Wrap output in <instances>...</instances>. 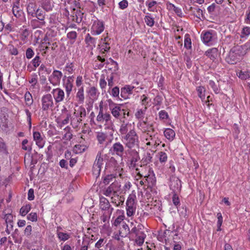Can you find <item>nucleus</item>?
I'll list each match as a JSON object with an SVG mask.
<instances>
[{
  "label": "nucleus",
  "instance_id": "nucleus-8",
  "mask_svg": "<svg viewBox=\"0 0 250 250\" xmlns=\"http://www.w3.org/2000/svg\"><path fill=\"white\" fill-rule=\"evenodd\" d=\"M97 121L99 123H103L104 121L106 124L112 123L111 115L107 113H104L103 107L100 105V110L97 117Z\"/></svg>",
  "mask_w": 250,
  "mask_h": 250
},
{
  "label": "nucleus",
  "instance_id": "nucleus-42",
  "mask_svg": "<svg viewBox=\"0 0 250 250\" xmlns=\"http://www.w3.org/2000/svg\"><path fill=\"white\" fill-rule=\"evenodd\" d=\"M170 7L172 8L174 11L180 17H182V12L180 8L176 7L174 4L169 3Z\"/></svg>",
  "mask_w": 250,
  "mask_h": 250
},
{
  "label": "nucleus",
  "instance_id": "nucleus-21",
  "mask_svg": "<svg viewBox=\"0 0 250 250\" xmlns=\"http://www.w3.org/2000/svg\"><path fill=\"white\" fill-rule=\"evenodd\" d=\"M94 34L96 35L100 34L104 30V25L103 22L98 21L97 23L93 25Z\"/></svg>",
  "mask_w": 250,
  "mask_h": 250
},
{
  "label": "nucleus",
  "instance_id": "nucleus-35",
  "mask_svg": "<svg viewBox=\"0 0 250 250\" xmlns=\"http://www.w3.org/2000/svg\"><path fill=\"white\" fill-rule=\"evenodd\" d=\"M97 89L95 87L93 86L90 88L88 91V94H89L91 98H92V99H96L97 96Z\"/></svg>",
  "mask_w": 250,
  "mask_h": 250
},
{
  "label": "nucleus",
  "instance_id": "nucleus-44",
  "mask_svg": "<svg viewBox=\"0 0 250 250\" xmlns=\"http://www.w3.org/2000/svg\"><path fill=\"white\" fill-rule=\"evenodd\" d=\"M19 7L18 6L15 5H14L13 7V9H12L13 13L14 15V16L16 17H20L21 15V11L19 10Z\"/></svg>",
  "mask_w": 250,
  "mask_h": 250
},
{
  "label": "nucleus",
  "instance_id": "nucleus-51",
  "mask_svg": "<svg viewBox=\"0 0 250 250\" xmlns=\"http://www.w3.org/2000/svg\"><path fill=\"white\" fill-rule=\"evenodd\" d=\"M242 37L248 36L250 34V27H245L243 28L242 32Z\"/></svg>",
  "mask_w": 250,
  "mask_h": 250
},
{
  "label": "nucleus",
  "instance_id": "nucleus-49",
  "mask_svg": "<svg viewBox=\"0 0 250 250\" xmlns=\"http://www.w3.org/2000/svg\"><path fill=\"white\" fill-rule=\"evenodd\" d=\"M27 218L31 221H36L37 220V215L35 212H31L28 215Z\"/></svg>",
  "mask_w": 250,
  "mask_h": 250
},
{
  "label": "nucleus",
  "instance_id": "nucleus-5",
  "mask_svg": "<svg viewBox=\"0 0 250 250\" xmlns=\"http://www.w3.org/2000/svg\"><path fill=\"white\" fill-rule=\"evenodd\" d=\"M42 109L44 111H47L54 107V102L52 96L50 94L43 95L41 100Z\"/></svg>",
  "mask_w": 250,
  "mask_h": 250
},
{
  "label": "nucleus",
  "instance_id": "nucleus-7",
  "mask_svg": "<svg viewBox=\"0 0 250 250\" xmlns=\"http://www.w3.org/2000/svg\"><path fill=\"white\" fill-rule=\"evenodd\" d=\"M125 151V147L123 144L120 142H116L113 144L109 149V152L113 155H116L122 157Z\"/></svg>",
  "mask_w": 250,
  "mask_h": 250
},
{
  "label": "nucleus",
  "instance_id": "nucleus-28",
  "mask_svg": "<svg viewBox=\"0 0 250 250\" xmlns=\"http://www.w3.org/2000/svg\"><path fill=\"white\" fill-rule=\"evenodd\" d=\"M237 75L241 79L246 80L250 77V72L247 70H241Z\"/></svg>",
  "mask_w": 250,
  "mask_h": 250
},
{
  "label": "nucleus",
  "instance_id": "nucleus-13",
  "mask_svg": "<svg viewBox=\"0 0 250 250\" xmlns=\"http://www.w3.org/2000/svg\"><path fill=\"white\" fill-rule=\"evenodd\" d=\"M121 125L119 132L122 136L125 135L130 130V129H134L132 125L129 122H125V119L120 121Z\"/></svg>",
  "mask_w": 250,
  "mask_h": 250
},
{
  "label": "nucleus",
  "instance_id": "nucleus-60",
  "mask_svg": "<svg viewBox=\"0 0 250 250\" xmlns=\"http://www.w3.org/2000/svg\"><path fill=\"white\" fill-rule=\"evenodd\" d=\"M67 37L71 40H75L77 37V33L75 31H71L67 33Z\"/></svg>",
  "mask_w": 250,
  "mask_h": 250
},
{
  "label": "nucleus",
  "instance_id": "nucleus-45",
  "mask_svg": "<svg viewBox=\"0 0 250 250\" xmlns=\"http://www.w3.org/2000/svg\"><path fill=\"white\" fill-rule=\"evenodd\" d=\"M5 223L8 224H13V216L11 213L6 214L4 217Z\"/></svg>",
  "mask_w": 250,
  "mask_h": 250
},
{
  "label": "nucleus",
  "instance_id": "nucleus-37",
  "mask_svg": "<svg viewBox=\"0 0 250 250\" xmlns=\"http://www.w3.org/2000/svg\"><path fill=\"white\" fill-rule=\"evenodd\" d=\"M198 96L201 99H204L205 97V88L203 86H199L197 88Z\"/></svg>",
  "mask_w": 250,
  "mask_h": 250
},
{
  "label": "nucleus",
  "instance_id": "nucleus-15",
  "mask_svg": "<svg viewBox=\"0 0 250 250\" xmlns=\"http://www.w3.org/2000/svg\"><path fill=\"white\" fill-rule=\"evenodd\" d=\"M134 88V86H133L125 85L121 89V97L124 99L129 98L128 96L133 93V90Z\"/></svg>",
  "mask_w": 250,
  "mask_h": 250
},
{
  "label": "nucleus",
  "instance_id": "nucleus-47",
  "mask_svg": "<svg viewBox=\"0 0 250 250\" xmlns=\"http://www.w3.org/2000/svg\"><path fill=\"white\" fill-rule=\"evenodd\" d=\"M74 65L72 63H68L66 64L65 67V70L69 73L72 74L74 71Z\"/></svg>",
  "mask_w": 250,
  "mask_h": 250
},
{
  "label": "nucleus",
  "instance_id": "nucleus-10",
  "mask_svg": "<svg viewBox=\"0 0 250 250\" xmlns=\"http://www.w3.org/2000/svg\"><path fill=\"white\" fill-rule=\"evenodd\" d=\"M32 17H36L38 20L34 19L31 21V23H39L40 25H44L45 22L44 21L45 19V13L40 8H37L35 15Z\"/></svg>",
  "mask_w": 250,
  "mask_h": 250
},
{
  "label": "nucleus",
  "instance_id": "nucleus-12",
  "mask_svg": "<svg viewBox=\"0 0 250 250\" xmlns=\"http://www.w3.org/2000/svg\"><path fill=\"white\" fill-rule=\"evenodd\" d=\"M120 187V185L118 182H113L104 191L103 193L106 196H110L112 193L115 195Z\"/></svg>",
  "mask_w": 250,
  "mask_h": 250
},
{
  "label": "nucleus",
  "instance_id": "nucleus-58",
  "mask_svg": "<svg viewBox=\"0 0 250 250\" xmlns=\"http://www.w3.org/2000/svg\"><path fill=\"white\" fill-rule=\"evenodd\" d=\"M159 117L162 119H167L168 117V115L167 113L165 110H161L159 112Z\"/></svg>",
  "mask_w": 250,
  "mask_h": 250
},
{
  "label": "nucleus",
  "instance_id": "nucleus-33",
  "mask_svg": "<svg viewBox=\"0 0 250 250\" xmlns=\"http://www.w3.org/2000/svg\"><path fill=\"white\" fill-rule=\"evenodd\" d=\"M57 236L60 240L63 241L68 240L70 237V235L68 233L62 232H58Z\"/></svg>",
  "mask_w": 250,
  "mask_h": 250
},
{
  "label": "nucleus",
  "instance_id": "nucleus-19",
  "mask_svg": "<svg viewBox=\"0 0 250 250\" xmlns=\"http://www.w3.org/2000/svg\"><path fill=\"white\" fill-rule=\"evenodd\" d=\"M33 138L36 142L37 145L40 148L43 147L44 145V141L42 138L40 133L39 132H34L33 133Z\"/></svg>",
  "mask_w": 250,
  "mask_h": 250
},
{
  "label": "nucleus",
  "instance_id": "nucleus-54",
  "mask_svg": "<svg viewBox=\"0 0 250 250\" xmlns=\"http://www.w3.org/2000/svg\"><path fill=\"white\" fill-rule=\"evenodd\" d=\"M0 152L3 153H7L6 146L5 144L0 139Z\"/></svg>",
  "mask_w": 250,
  "mask_h": 250
},
{
  "label": "nucleus",
  "instance_id": "nucleus-46",
  "mask_svg": "<svg viewBox=\"0 0 250 250\" xmlns=\"http://www.w3.org/2000/svg\"><path fill=\"white\" fill-rule=\"evenodd\" d=\"M120 89L118 86H115L112 89L111 95L114 97H119Z\"/></svg>",
  "mask_w": 250,
  "mask_h": 250
},
{
  "label": "nucleus",
  "instance_id": "nucleus-41",
  "mask_svg": "<svg viewBox=\"0 0 250 250\" xmlns=\"http://www.w3.org/2000/svg\"><path fill=\"white\" fill-rule=\"evenodd\" d=\"M28 141L27 139H24L22 142V148L25 150L31 151L32 148L31 146L28 145Z\"/></svg>",
  "mask_w": 250,
  "mask_h": 250
},
{
  "label": "nucleus",
  "instance_id": "nucleus-9",
  "mask_svg": "<svg viewBox=\"0 0 250 250\" xmlns=\"http://www.w3.org/2000/svg\"><path fill=\"white\" fill-rule=\"evenodd\" d=\"M170 188L174 193H177L181 190L182 184L181 180L176 177L172 176L170 178Z\"/></svg>",
  "mask_w": 250,
  "mask_h": 250
},
{
  "label": "nucleus",
  "instance_id": "nucleus-26",
  "mask_svg": "<svg viewBox=\"0 0 250 250\" xmlns=\"http://www.w3.org/2000/svg\"><path fill=\"white\" fill-rule=\"evenodd\" d=\"M208 84L209 86L213 89L215 93L218 94L220 92V88L218 83V81L217 82V83H215L213 81L210 80L209 81Z\"/></svg>",
  "mask_w": 250,
  "mask_h": 250
},
{
  "label": "nucleus",
  "instance_id": "nucleus-29",
  "mask_svg": "<svg viewBox=\"0 0 250 250\" xmlns=\"http://www.w3.org/2000/svg\"><path fill=\"white\" fill-rule=\"evenodd\" d=\"M24 98L26 103V104L28 106H30L33 104V99L31 94L29 92H26L24 95Z\"/></svg>",
  "mask_w": 250,
  "mask_h": 250
},
{
  "label": "nucleus",
  "instance_id": "nucleus-52",
  "mask_svg": "<svg viewBox=\"0 0 250 250\" xmlns=\"http://www.w3.org/2000/svg\"><path fill=\"white\" fill-rule=\"evenodd\" d=\"M101 50L103 53H104L105 52H107L110 49L109 43L106 42H104L103 44L101 45Z\"/></svg>",
  "mask_w": 250,
  "mask_h": 250
},
{
  "label": "nucleus",
  "instance_id": "nucleus-4",
  "mask_svg": "<svg viewBox=\"0 0 250 250\" xmlns=\"http://www.w3.org/2000/svg\"><path fill=\"white\" fill-rule=\"evenodd\" d=\"M103 158L102 151H99L97 154L92 167V173L95 177H99L101 171V167L103 165Z\"/></svg>",
  "mask_w": 250,
  "mask_h": 250
},
{
  "label": "nucleus",
  "instance_id": "nucleus-55",
  "mask_svg": "<svg viewBox=\"0 0 250 250\" xmlns=\"http://www.w3.org/2000/svg\"><path fill=\"white\" fill-rule=\"evenodd\" d=\"M120 8L124 9L128 6V1L126 0H123L119 3Z\"/></svg>",
  "mask_w": 250,
  "mask_h": 250
},
{
  "label": "nucleus",
  "instance_id": "nucleus-62",
  "mask_svg": "<svg viewBox=\"0 0 250 250\" xmlns=\"http://www.w3.org/2000/svg\"><path fill=\"white\" fill-rule=\"evenodd\" d=\"M34 199V190L32 188L29 189L28 192V199L33 200Z\"/></svg>",
  "mask_w": 250,
  "mask_h": 250
},
{
  "label": "nucleus",
  "instance_id": "nucleus-24",
  "mask_svg": "<svg viewBox=\"0 0 250 250\" xmlns=\"http://www.w3.org/2000/svg\"><path fill=\"white\" fill-rule=\"evenodd\" d=\"M79 104H83L84 102V96L83 93V87H81L79 89L76 96Z\"/></svg>",
  "mask_w": 250,
  "mask_h": 250
},
{
  "label": "nucleus",
  "instance_id": "nucleus-3",
  "mask_svg": "<svg viewBox=\"0 0 250 250\" xmlns=\"http://www.w3.org/2000/svg\"><path fill=\"white\" fill-rule=\"evenodd\" d=\"M112 115L116 119L120 120L126 119V116H129V111L128 109L124 108L123 104L115 105L113 108L110 107Z\"/></svg>",
  "mask_w": 250,
  "mask_h": 250
},
{
  "label": "nucleus",
  "instance_id": "nucleus-23",
  "mask_svg": "<svg viewBox=\"0 0 250 250\" xmlns=\"http://www.w3.org/2000/svg\"><path fill=\"white\" fill-rule=\"evenodd\" d=\"M83 15V13L80 10H77L75 13L73 14V21L77 23H80L82 21Z\"/></svg>",
  "mask_w": 250,
  "mask_h": 250
},
{
  "label": "nucleus",
  "instance_id": "nucleus-56",
  "mask_svg": "<svg viewBox=\"0 0 250 250\" xmlns=\"http://www.w3.org/2000/svg\"><path fill=\"white\" fill-rule=\"evenodd\" d=\"M106 85H107V83L104 79V77L102 76V78L100 79V87L102 89H104V88H105Z\"/></svg>",
  "mask_w": 250,
  "mask_h": 250
},
{
  "label": "nucleus",
  "instance_id": "nucleus-22",
  "mask_svg": "<svg viewBox=\"0 0 250 250\" xmlns=\"http://www.w3.org/2000/svg\"><path fill=\"white\" fill-rule=\"evenodd\" d=\"M201 38L204 43L208 44L210 43L213 40V36L211 32L207 31L202 35Z\"/></svg>",
  "mask_w": 250,
  "mask_h": 250
},
{
  "label": "nucleus",
  "instance_id": "nucleus-38",
  "mask_svg": "<svg viewBox=\"0 0 250 250\" xmlns=\"http://www.w3.org/2000/svg\"><path fill=\"white\" fill-rule=\"evenodd\" d=\"M98 141L99 143L101 144H103V143L106 140L107 138V135L104 133H99L97 136Z\"/></svg>",
  "mask_w": 250,
  "mask_h": 250
},
{
  "label": "nucleus",
  "instance_id": "nucleus-48",
  "mask_svg": "<svg viewBox=\"0 0 250 250\" xmlns=\"http://www.w3.org/2000/svg\"><path fill=\"white\" fill-rule=\"evenodd\" d=\"M152 157L150 153H147L146 158L142 159L144 165H147L151 162Z\"/></svg>",
  "mask_w": 250,
  "mask_h": 250
},
{
  "label": "nucleus",
  "instance_id": "nucleus-64",
  "mask_svg": "<svg viewBox=\"0 0 250 250\" xmlns=\"http://www.w3.org/2000/svg\"><path fill=\"white\" fill-rule=\"evenodd\" d=\"M59 165L62 168H65V169L68 168L67 162L66 160L62 159L60 161Z\"/></svg>",
  "mask_w": 250,
  "mask_h": 250
},
{
  "label": "nucleus",
  "instance_id": "nucleus-34",
  "mask_svg": "<svg viewBox=\"0 0 250 250\" xmlns=\"http://www.w3.org/2000/svg\"><path fill=\"white\" fill-rule=\"evenodd\" d=\"M115 178V176L113 174H108L104 178L103 183L104 185H108Z\"/></svg>",
  "mask_w": 250,
  "mask_h": 250
},
{
  "label": "nucleus",
  "instance_id": "nucleus-59",
  "mask_svg": "<svg viewBox=\"0 0 250 250\" xmlns=\"http://www.w3.org/2000/svg\"><path fill=\"white\" fill-rule=\"evenodd\" d=\"M217 215V218H218V221H217V226L218 227V230H219V228L221 226L222 222H223V217L222 216L221 213H218Z\"/></svg>",
  "mask_w": 250,
  "mask_h": 250
},
{
  "label": "nucleus",
  "instance_id": "nucleus-27",
  "mask_svg": "<svg viewBox=\"0 0 250 250\" xmlns=\"http://www.w3.org/2000/svg\"><path fill=\"white\" fill-rule=\"evenodd\" d=\"M113 210V208H111L107 212H104L102 217L101 220L104 223H106V222H108L109 219H110V215Z\"/></svg>",
  "mask_w": 250,
  "mask_h": 250
},
{
  "label": "nucleus",
  "instance_id": "nucleus-25",
  "mask_svg": "<svg viewBox=\"0 0 250 250\" xmlns=\"http://www.w3.org/2000/svg\"><path fill=\"white\" fill-rule=\"evenodd\" d=\"M166 138L169 140H173L175 136V133L173 130L170 128H167L164 131Z\"/></svg>",
  "mask_w": 250,
  "mask_h": 250
},
{
  "label": "nucleus",
  "instance_id": "nucleus-30",
  "mask_svg": "<svg viewBox=\"0 0 250 250\" xmlns=\"http://www.w3.org/2000/svg\"><path fill=\"white\" fill-rule=\"evenodd\" d=\"M31 209V206L29 204H27L25 206H23L20 209V214L22 216H25Z\"/></svg>",
  "mask_w": 250,
  "mask_h": 250
},
{
  "label": "nucleus",
  "instance_id": "nucleus-14",
  "mask_svg": "<svg viewBox=\"0 0 250 250\" xmlns=\"http://www.w3.org/2000/svg\"><path fill=\"white\" fill-rule=\"evenodd\" d=\"M55 102L58 103L62 102L64 98V91L61 88L54 89L52 91Z\"/></svg>",
  "mask_w": 250,
  "mask_h": 250
},
{
  "label": "nucleus",
  "instance_id": "nucleus-36",
  "mask_svg": "<svg viewBox=\"0 0 250 250\" xmlns=\"http://www.w3.org/2000/svg\"><path fill=\"white\" fill-rule=\"evenodd\" d=\"M145 21L147 25L152 27L154 24V20L149 16H146L145 17Z\"/></svg>",
  "mask_w": 250,
  "mask_h": 250
},
{
  "label": "nucleus",
  "instance_id": "nucleus-50",
  "mask_svg": "<svg viewBox=\"0 0 250 250\" xmlns=\"http://www.w3.org/2000/svg\"><path fill=\"white\" fill-rule=\"evenodd\" d=\"M71 115L70 113H67L66 118L63 120L61 122V124L60 125V126L61 127H62L63 125H66L68 123L70 118H71Z\"/></svg>",
  "mask_w": 250,
  "mask_h": 250
},
{
  "label": "nucleus",
  "instance_id": "nucleus-1",
  "mask_svg": "<svg viewBox=\"0 0 250 250\" xmlns=\"http://www.w3.org/2000/svg\"><path fill=\"white\" fill-rule=\"evenodd\" d=\"M245 54V51L242 46H234L231 48L226 57V61L229 64L236 63Z\"/></svg>",
  "mask_w": 250,
  "mask_h": 250
},
{
  "label": "nucleus",
  "instance_id": "nucleus-11",
  "mask_svg": "<svg viewBox=\"0 0 250 250\" xmlns=\"http://www.w3.org/2000/svg\"><path fill=\"white\" fill-rule=\"evenodd\" d=\"M62 73L59 70H55L49 77V81L53 85H56L60 83Z\"/></svg>",
  "mask_w": 250,
  "mask_h": 250
},
{
  "label": "nucleus",
  "instance_id": "nucleus-40",
  "mask_svg": "<svg viewBox=\"0 0 250 250\" xmlns=\"http://www.w3.org/2000/svg\"><path fill=\"white\" fill-rule=\"evenodd\" d=\"M79 115L81 118H85L86 116V112L85 108L80 106L78 109Z\"/></svg>",
  "mask_w": 250,
  "mask_h": 250
},
{
  "label": "nucleus",
  "instance_id": "nucleus-20",
  "mask_svg": "<svg viewBox=\"0 0 250 250\" xmlns=\"http://www.w3.org/2000/svg\"><path fill=\"white\" fill-rule=\"evenodd\" d=\"M218 49L216 48H212L208 49L205 52L207 56L211 60L214 61L218 56Z\"/></svg>",
  "mask_w": 250,
  "mask_h": 250
},
{
  "label": "nucleus",
  "instance_id": "nucleus-53",
  "mask_svg": "<svg viewBox=\"0 0 250 250\" xmlns=\"http://www.w3.org/2000/svg\"><path fill=\"white\" fill-rule=\"evenodd\" d=\"M159 160L161 162H165L167 160V155L164 152L159 153Z\"/></svg>",
  "mask_w": 250,
  "mask_h": 250
},
{
  "label": "nucleus",
  "instance_id": "nucleus-6",
  "mask_svg": "<svg viewBox=\"0 0 250 250\" xmlns=\"http://www.w3.org/2000/svg\"><path fill=\"white\" fill-rule=\"evenodd\" d=\"M135 195H129L126 202V214L128 217L132 216L135 210Z\"/></svg>",
  "mask_w": 250,
  "mask_h": 250
},
{
  "label": "nucleus",
  "instance_id": "nucleus-39",
  "mask_svg": "<svg viewBox=\"0 0 250 250\" xmlns=\"http://www.w3.org/2000/svg\"><path fill=\"white\" fill-rule=\"evenodd\" d=\"M132 152L133 154L131 160V163L133 164V163H135L140 159V157L138 152L135 150H133Z\"/></svg>",
  "mask_w": 250,
  "mask_h": 250
},
{
  "label": "nucleus",
  "instance_id": "nucleus-31",
  "mask_svg": "<svg viewBox=\"0 0 250 250\" xmlns=\"http://www.w3.org/2000/svg\"><path fill=\"white\" fill-rule=\"evenodd\" d=\"M184 46L187 49H190L191 47V41L188 34H186L185 36Z\"/></svg>",
  "mask_w": 250,
  "mask_h": 250
},
{
  "label": "nucleus",
  "instance_id": "nucleus-63",
  "mask_svg": "<svg viewBox=\"0 0 250 250\" xmlns=\"http://www.w3.org/2000/svg\"><path fill=\"white\" fill-rule=\"evenodd\" d=\"M32 231V227L31 225H28L24 229V234L27 236H29L31 234Z\"/></svg>",
  "mask_w": 250,
  "mask_h": 250
},
{
  "label": "nucleus",
  "instance_id": "nucleus-17",
  "mask_svg": "<svg viewBox=\"0 0 250 250\" xmlns=\"http://www.w3.org/2000/svg\"><path fill=\"white\" fill-rule=\"evenodd\" d=\"M100 208L102 210L107 211L111 208H110V205L108 200L103 196L100 198Z\"/></svg>",
  "mask_w": 250,
  "mask_h": 250
},
{
  "label": "nucleus",
  "instance_id": "nucleus-57",
  "mask_svg": "<svg viewBox=\"0 0 250 250\" xmlns=\"http://www.w3.org/2000/svg\"><path fill=\"white\" fill-rule=\"evenodd\" d=\"M172 201L175 206H177L180 204L179 199L177 195V193H174L172 197Z\"/></svg>",
  "mask_w": 250,
  "mask_h": 250
},
{
  "label": "nucleus",
  "instance_id": "nucleus-2",
  "mask_svg": "<svg viewBox=\"0 0 250 250\" xmlns=\"http://www.w3.org/2000/svg\"><path fill=\"white\" fill-rule=\"evenodd\" d=\"M122 138L125 141V146L129 148L138 146V136L134 129H130L127 134L122 136Z\"/></svg>",
  "mask_w": 250,
  "mask_h": 250
},
{
  "label": "nucleus",
  "instance_id": "nucleus-18",
  "mask_svg": "<svg viewBox=\"0 0 250 250\" xmlns=\"http://www.w3.org/2000/svg\"><path fill=\"white\" fill-rule=\"evenodd\" d=\"M37 10V4L35 1L29 2L26 7L28 15L31 16L32 17L34 16Z\"/></svg>",
  "mask_w": 250,
  "mask_h": 250
},
{
  "label": "nucleus",
  "instance_id": "nucleus-61",
  "mask_svg": "<svg viewBox=\"0 0 250 250\" xmlns=\"http://www.w3.org/2000/svg\"><path fill=\"white\" fill-rule=\"evenodd\" d=\"M124 216L123 215H120L115 220L114 222V225L115 226H117L119 225L121 222L124 220Z\"/></svg>",
  "mask_w": 250,
  "mask_h": 250
},
{
  "label": "nucleus",
  "instance_id": "nucleus-32",
  "mask_svg": "<svg viewBox=\"0 0 250 250\" xmlns=\"http://www.w3.org/2000/svg\"><path fill=\"white\" fill-rule=\"evenodd\" d=\"M41 62V58L38 55L36 56L32 60L31 63H32L33 66L35 67V68L33 69V70H35V69L40 65Z\"/></svg>",
  "mask_w": 250,
  "mask_h": 250
},
{
  "label": "nucleus",
  "instance_id": "nucleus-43",
  "mask_svg": "<svg viewBox=\"0 0 250 250\" xmlns=\"http://www.w3.org/2000/svg\"><path fill=\"white\" fill-rule=\"evenodd\" d=\"M35 53L31 48H28L26 50L25 55L28 59H31L34 55Z\"/></svg>",
  "mask_w": 250,
  "mask_h": 250
},
{
  "label": "nucleus",
  "instance_id": "nucleus-16",
  "mask_svg": "<svg viewBox=\"0 0 250 250\" xmlns=\"http://www.w3.org/2000/svg\"><path fill=\"white\" fill-rule=\"evenodd\" d=\"M74 76H71L67 77L66 81L64 83L63 85L66 92V98H68L73 87V82Z\"/></svg>",
  "mask_w": 250,
  "mask_h": 250
}]
</instances>
